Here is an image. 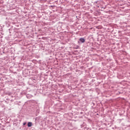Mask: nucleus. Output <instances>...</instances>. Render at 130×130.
Here are the masks:
<instances>
[{"instance_id":"7ed1b4c3","label":"nucleus","mask_w":130,"mask_h":130,"mask_svg":"<svg viewBox=\"0 0 130 130\" xmlns=\"http://www.w3.org/2000/svg\"><path fill=\"white\" fill-rule=\"evenodd\" d=\"M26 124V123H23V125H25Z\"/></svg>"},{"instance_id":"20e7f679","label":"nucleus","mask_w":130,"mask_h":130,"mask_svg":"<svg viewBox=\"0 0 130 130\" xmlns=\"http://www.w3.org/2000/svg\"><path fill=\"white\" fill-rule=\"evenodd\" d=\"M78 42L79 44H80V41H78Z\"/></svg>"},{"instance_id":"f03ea898","label":"nucleus","mask_w":130,"mask_h":130,"mask_svg":"<svg viewBox=\"0 0 130 130\" xmlns=\"http://www.w3.org/2000/svg\"><path fill=\"white\" fill-rule=\"evenodd\" d=\"M27 125H28V127L32 126V122H29L27 124Z\"/></svg>"},{"instance_id":"f257e3e1","label":"nucleus","mask_w":130,"mask_h":130,"mask_svg":"<svg viewBox=\"0 0 130 130\" xmlns=\"http://www.w3.org/2000/svg\"><path fill=\"white\" fill-rule=\"evenodd\" d=\"M79 41H80L81 43H84L85 41H86V40H85V39H84V38H81L79 39Z\"/></svg>"}]
</instances>
